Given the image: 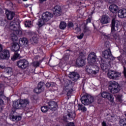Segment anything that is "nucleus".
<instances>
[{"mask_svg":"<svg viewBox=\"0 0 126 126\" xmlns=\"http://www.w3.org/2000/svg\"><path fill=\"white\" fill-rule=\"evenodd\" d=\"M96 57L95 55L90 54L88 56V61L90 65L93 66H96V68L92 69L91 66L88 65L86 66L85 71L90 75H96L98 72H99V65L101 63V62L98 61V59H96Z\"/></svg>","mask_w":126,"mask_h":126,"instance_id":"1","label":"nucleus"},{"mask_svg":"<svg viewBox=\"0 0 126 126\" xmlns=\"http://www.w3.org/2000/svg\"><path fill=\"white\" fill-rule=\"evenodd\" d=\"M102 57L103 59H101L100 63V67L102 69V70H106L107 68H108V66L109 65V63H111V61L112 63H114L115 61H120L119 58H115L113 56H112V53H111V50L110 49H108L107 50H105L102 52ZM110 60L111 61H110Z\"/></svg>","mask_w":126,"mask_h":126,"instance_id":"2","label":"nucleus"},{"mask_svg":"<svg viewBox=\"0 0 126 126\" xmlns=\"http://www.w3.org/2000/svg\"><path fill=\"white\" fill-rule=\"evenodd\" d=\"M12 34H11V39L13 42L17 41L18 38L16 35L19 33V29H20V23L17 19H15L10 24L9 27Z\"/></svg>","mask_w":126,"mask_h":126,"instance_id":"3","label":"nucleus"},{"mask_svg":"<svg viewBox=\"0 0 126 126\" xmlns=\"http://www.w3.org/2000/svg\"><path fill=\"white\" fill-rule=\"evenodd\" d=\"M53 17H54V15L51 12H46L43 13L42 15L41 19L38 20L37 25L38 27H42V26L45 25L47 22L50 21Z\"/></svg>","mask_w":126,"mask_h":126,"instance_id":"4","label":"nucleus"},{"mask_svg":"<svg viewBox=\"0 0 126 126\" xmlns=\"http://www.w3.org/2000/svg\"><path fill=\"white\" fill-rule=\"evenodd\" d=\"M30 102L27 99H20L17 100L13 102V108L16 110L18 109H22L27 107V105H29Z\"/></svg>","mask_w":126,"mask_h":126,"instance_id":"5","label":"nucleus"},{"mask_svg":"<svg viewBox=\"0 0 126 126\" xmlns=\"http://www.w3.org/2000/svg\"><path fill=\"white\" fill-rule=\"evenodd\" d=\"M119 83L115 81H111L109 82V87H110V92L115 94L118 93L120 91Z\"/></svg>","mask_w":126,"mask_h":126,"instance_id":"6","label":"nucleus"},{"mask_svg":"<svg viewBox=\"0 0 126 126\" xmlns=\"http://www.w3.org/2000/svg\"><path fill=\"white\" fill-rule=\"evenodd\" d=\"M76 64L78 67L85 65V54L82 52L79 54V58L76 60Z\"/></svg>","mask_w":126,"mask_h":126,"instance_id":"7","label":"nucleus"},{"mask_svg":"<svg viewBox=\"0 0 126 126\" xmlns=\"http://www.w3.org/2000/svg\"><path fill=\"white\" fill-rule=\"evenodd\" d=\"M122 74L121 73L116 72L114 70H109L107 73V76L110 79H118L119 77L121 76Z\"/></svg>","mask_w":126,"mask_h":126,"instance_id":"8","label":"nucleus"},{"mask_svg":"<svg viewBox=\"0 0 126 126\" xmlns=\"http://www.w3.org/2000/svg\"><path fill=\"white\" fill-rule=\"evenodd\" d=\"M120 27V22L116 19H112L111 26V33H114L116 31L119 30Z\"/></svg>","mask_w":126,"mask_h":126,"instance_id":"9","label":"nucleus"},{"mask_svg":"<svg viewBox=\"0 0 126 126\" xmlns=\"http://www.w3.org/2000/svg\"><path fill=\"white\" fill-rule=\"evenodd\" d=\"M94 97L91 95H88L84 99H82L81 102L83 105H87L92 104L94 102Z\"/></svg>","mask_w":126,"mask_h":126,"instance_id":"10","label":"nucleus"},{"mask_svg":"<svg viewBox=\"0 0 126 126\" xmlns=\"http://www.w3.org/2000/svg\"><path fill=\"white\" fill-rule=\"evenodd\" d=\"M101 97L104 99H107L111 103H114V96L111 93L103 92L101 94Z\"/></svg>","mask_w":126,"mask_h":126,"instance_id":"11","label":"nucleus"},{"mask_svg":"<svg viewBox=\"0 0 126 126\" xmlns=\"http://www.w3.org/2000/svg\"><path fill=\"white\" fill-rule=\"evenodd\" d=\"M10 58L9 51L7 50H4L0 53V60H8Z\"/></svg>","mask_w":126,"mask_h":126,"instance_id":"12","label":"nucleus"},{"mask_svg":"<svg viewBox=\"0 0 126 126\" xmlns=\"http://www.w3.org/2000/svg\"><path fill=\"white\" fill-rule=\"evenodd\" d=\"M29 64V63H28V61L26 60H20L17 63V65L20 68H26V67L28 66Z\"/></svg>","mask_w":126,"mask_h":126,"instance_id":"13","label":"nucleus"},{"mask_svg":"<svg viewBox=\"0 0 126 126\" xmlns=\"http://www.w3.org/2000/svg\"><path fill=\"white\" fill-rule=\"evenodd\" d=\"M48 107L51 111H55L57 110V108L58 107V104L57 102L55 101H50L48 103Z\"/></svg>","mask_w":126,"mask_h":126,"instance_id":"14","label":"nucleus"},{"mask_svg":"<svg viewBox=\"0 0 126 126\" xmlns=\"http://www.w3.org/2000/svg\"><path fill=\"white\" fill-rule=\"evenodd\" d=\"M42 91H44V88H43V83H39L38 85L37 88H36L34 90V93L36 94H39L41 93Z\"/></svg>","mask_w":126,"mask_h":126,"instance_id":"15","label":"nucleus"},{"mask_svg":"<svg viewBox=\"0 0 126 126\" xmlns=\"http://www.w3.org/2000/svg\"><path fill=\"white\" fill-rule=\"evenodd\" d=\"M53 13L56 16H60L62 13V8L60 6H56L54 8Z\"/></svg>","mask_w":126,"mask_h":126,"instance_id":"16","label":"nucleus"},{"mask_svg":"<svg viewBox=\"0 0 126 126\" xmlns=\"http://www.w3.org/2000/svg\"><path fill=\"white\" fill-rule=\"evenodd\" d=\"M109 10L112 13H117L119 10V7L115 4H111L109 6Z\"/></svg>","mask_w":126,"mask_h":126,"instance_id":"17","label":"nucleus"},{"mask_svg":"<svg viewBox=\"0 0 126 126\" xmlns=\"http://www.w3.org/2000/svg\"><path fill=\"white\" fill-rule=\"evenodd\" d=\"M68 76L70 78H71L72 80H73V81H76V80L79 78V75L74 72H70Z\"/></svg>","mask_w":126,"mask_h":126,"instance_id":"18","label":"nucleus"},{"mask_svg":"<svg viewBox=\"0 0 126 126\" xmlns=\"http://www.w3.org/2000/svg\"><path fill=\"white\" fill-rule=\"evenodd\" d=\"M118 17L120 18H126V9H121L118 11Z\"/></svg>","mask_w":126,"mask_h":126,"instance_id":"19","label":"nucleus"},{"mask_svg":"<svg viewBox=\"0 0 126 126\" xmlns=\"http://www.w3.org/2000/svg\"><path fill=\"white\" fill-rule=\"evenodd\" d=\"M11 50L13 52H18L20 50V45L18 43L14 42L12 43Z\"/></svg>","mask_w":126,"mask_h":126,"instance_id":"20","label":"nucleus"},{"mask_svg":"<svg viewBox=\"0 0 126 126\" xmlns=\"http://www.w3.org/2000/svg\"><path fill=\"white\" fill-rule=\"evenodd\" d=\"M19 44L20 46H27L28 45V40L25 37L21 38L19 39Z\"/></svg>","mask_w":126,"mask_h":126,"instance_id":"21","label":"nucleus"},{"mask_svg":"<svg viewBox=\"0 0 126 126\" xmlns=\"http://www.w3.org/2000/svg\"><path fill=\"white\" fill-rule=\"evenodd\" d=\"M100 22L102 24H107L109 23V22H110L109 17L106 15H103L101 19Z\"/></svg>","mask_w":126,"mask_h":126,"instance_id":"22","label":"nucleus"},{"mask_svg":"<svg viewBox=\"0 0 126 126\" xmlns=\"http://www.w3.org/2000/svg\"><path fill=\"white\" fill-rule=\"evenodd\" d=\"M6 16L9 20H11L13 17H14L15 14L13 12L6 11Z\"/></svg>","mask_w":126,"mask_h":126,"instance_id":"23","label":"nucleus"},{"mask_svg":"<svg viewBox=\"0 0 126 126\" xmlns=\"http://www.w3.org/2000/svg\"><path fill=\"white\" fill-rule=\"evenodd\" d=\"M10 119L13 122H15L16 121L17 122L18 121L21 120V116H15L14 115H11L10 116Z\"/></svg>","mask_w":126,"mask_h":126,"instance_id":"24","label":"nucleus"},{"mask_svg":"<svg viewBox=\"0 0 126 126\" xmlns=\"http://www.w3.org/2000/svg\"><path fill=\"white\" fill-rule=\"evenodd\" d=\"M78 109L79 111H82L83 112H86L87 111V108L81 104H78Z\"/></svg>","mask_w":126,"mask_h":126,"instance_id":"25","label":"nucleus"},{"mask_svg":"<svg viewBox=\"0 0 126 126\" xmlns=\"http://www.w3.org/2000/svg\"><path fill=\"white\" fill-rule=\"evenodd\" d=\"M116 100L117 102L122 103L123 102V95L122 94L117 95L116 96Z\"/></svg>","mask_w":126,"mask_h":126,"instance_id":"26","label":"nucleus"},{"mask_svg":"<svg viewBox=\"0 0 126 126\" xmlns=\"http://www.w3.org/2000/svg\"><path fill=\"white\" fill-rule=\"evenodd\" d=\"M6 24H8L7 21L5 20H0V26L6 27Z\"/></svg>","mask_w":126,"mask_h":126,"instance_id":"27","label":"nucleus"},{"mask_svg":"<svg viewBox=\"0 0 126 126\" xmlns=\"http://www.w3.org/2000/svg\"><path fill=\"white\" fill-rule=\"evenodd\" d=\"M5 71L7 74H11L12 73V68L11 67H6L5 68Z\"/></svg>","mask_w":126,"mask_h":126,"instance_id":"28","label":"nucleus"},{"mask_svg":"<svg viewBox=\"0 0 126 126\" xmlns=\"http://www.w3.org/2000/svg\"><path fill=\"white\" fill-rule=\"evenodd\" d=\"M66 27V23L64 22H62L60 25V29L63 30Z\"/></svg>","mask_w":126,"mask_h":126,"instance_id":"29","label":"nucleus"},{"mask_svg":"<svg viewBox=\"0 0 126 126\" xmlns=\"http://www.w3.org/2000/svg\"><path fill=\"white\" fill-rule=\"evenodd\" d=\"M65 89L68 94H70V93L72 92V89H71V88L70 87L69 85L65 87Z\"/></svg>","mask_w":126,"mask_h":126,"instance_id":"30","label":"nucleus"},{"mask_svg":"<svg viewBox=\"0 0 126 126\" xmlns=\"http://www.w3.org/2000/svg\"><path fill=\"white\" fill-rule=\"evenodd\" d=\"M113 37H112V39L115 40V41H119L120 40V36H119V34L118 33L114 34L113 35Z\"/></svg>","mask_w":126,"mask_h":126,"instance_id":"31","label":"nucleus"},{"mask_svg":"<svg viewBox=\"0 0 126 126\" xmlns=\"http://www.w3.org/2000/svg\"><path fill=\"white\" fill-rule=\"evenodd\" d=\"M25 26L26 27H28V28H30L31 26H32V24L31 23V21H27L25 23Z\"/></svg>","mask_w":126,"mask_h":126,"instance_id":"32","label":"nucleus"},{"mask_svg":"<svg viewBox=\"0 0 126 126\" xmlns=\"http://www.w3.org/2000/svg\"><path fill=\"white\" fill-rule=\"evenodd\" d=\"M68 117H69V118L70 119H72V120H73V119H74V118H75V113H72V112H70L69 113H68L67 114Z\"/></svg>","mask_w":126,"mask_h":126,"instance_id":"33","label":"nucleus"},{"mask_svg":"<svg viewBox=\"0 0 126 126\" xmlns=\"http://www.w3.org/2000/svg\"><path fill=\"white\" fill-rule=\"evenodd\" d=\"M19 58V54L18 53H15L14 56L11 58L12 61H15L17 59H18Z\"/></svg>","mask_w":126,"mask_h":126,"instance_id":"34","label":"nucleus"},{"mask_svg":"<svg viewBox=\"0 0 126 126\" xmlns=\"http://www.w3.org/2000/svg\"><path fill=\"white\" fill-rule=\"evenodd\" d=\"M41 112L43 113H46V112H48V110H49V108H48L47 106H42L41 108Z\"/></svg>","mask_w":126,"mask_h":126,"instance_id":"35","label":"nucleus"},{"mask_svg":"<svg viewBox=\"0 0 126 126\" xmlns=\"http://www.w3.org/2000/svg\"><path fill=\"white\" fill-rule=\"evenodd\" d=\"M126 119H120L119 121V125L121 126H123V125L126 123Z\"/></svg>","mask_w":126,"mask_h":126,"instance_id":"36","label":"nucleus"},{"mask_svg":"<svg viewBox=\"0 0 126 126\" xmlns=\"http://www.w3.org/2000/svg\"><path fill=\"white\" fill-rule=\"evenodd\" d=\"M117 116H110V119H109L110 122H116L117 121Z\"/></svg>","mask_w":126,"mask_h":126,"instance_id":"37","label":"nucleus"},{"mask_svg":"<svg viewBox=\"0 0 126 126\" xmlns=\"http://www.w3.org/2000/svg\"><path fill=\"white\" fill-rule=\"evenodd\" d=\"M2 108H3V101L2 99H0V112L2 110Z\"/></svg>","mask_w":126,"mask_h":126,"instance_id":"38","label":"nucleus"},{"mask_svg":"<svg viewBox=\"0 0 126 126\" xmlns=\"http://www.w3.org/2000/svg\"><path fill=\"white\" fill-rule=\"evenodd\" d=\"M33 66L37 67V66H39V65H40V63L38 62H34L33 63Z\"/></svg>","mask_w":126,"mask_h":126,"instance_id":"39","label":"nucleus"},{"mask_svg":"<svg viewBox=\"0 0 126 126\" xmlns=\"http://www.w3.org/2000/svg\"><path fill=\"white\" fill-rule=\"evenodd\" d=\"M68 27L69 28H72V27H73V23L70 22L68 23Z\"/></svg>","mask_w":126,"mask_h":126,"instance_id":"40","label":"nucleus"},{"mask_svg":"<svg viewBox=\"0 0 126 126\" xmlns=\"http://www.w3.org/2000/svg\"><path fill=\"white\" fill-rule=\"evenodd\" d=\"M51 85H56V84L55 83H53V84H51L50 83H47L46 84V87H50V86H51Z\"/></svg>","mask_w":126,"mask_h":126,"instance_id":"41","label":"nucleus"},{"mask_svg":"<svg viewBox=\"0 0 126 126\" xmlns=\"http://www.w3.org/2000/svg\"><path fill=\"white\" fill-rule=\"evenodd\" d=\"M83 36H84V34L81 33L80 35H78L77 36L78 39H79L80 40L82 39L83 38Z\"/></svg>","mask_w":126,"mask_h":126,"instance_id":"42","label":"nucleus"},{"mask_svg":"<svg viewBox=\"0 0 126 126\" xmlns=\"http://www.w3.org/2000/svg\"><path fill=\"white\" fill-rule=\"evenodd\" d=\"M103 36H104V38H105L106 39H110V37L111 35H110V34L107 35L106 34H104Z\"/></svg>","mask_w":126,"mask_h":126,"instance_id":"43","label":"nucleus"},{"mask_svg":"<svg viewBox=\"0 0 126 126\" xmlns=\"http://www.w3.org/2000/svg\"><path fill=\"white\" fill-rule=\"evenodd\" d=\"M66 126H74V123L72 122H70L67 124Z\"/></svg>","mask_w":126,"mask_h":126,"instance_id":"44","label":"nucleus"},{"mask_svg":"<svg viewBox=\"0 0 126 126\" xmlns=\"http://www.w3.org/2000/svg\"><path fill=\"white\" fill-rule=\"evenodd\" d=\"M124 72V76L126 78V67H124V72Z\"/></svg>","mask_w":126,"mask_h":126,"instance_id":"45","label":"nucleus"},{"mask_svg":"<svg viewBox=\"0 0 126 126\" xmlns=\"http://www.w3.org/2000/svg\"><path fill=\"white\" fill-rule=\"evenodd\" d=\"M75 31L77 32L78 33V32H80V31H81V30L80 29V28L77 27L75 29Z\"/></svg>","mask_w":126,"mask_h":126,"instance_id":"46","label":"nucleus"},{"mask_svg":"<svg viewBox=\"0 0 126 126\" xmlns=\"http://www.w3.org/2000/svg\"><path fill=\"white\" fill-rule=\"evenodd\" d=\"M88 29L87 27H85L84 29L83 32L84 33H86V32H88Z\"/></svg>","mask_w":126,"mask_h":126,"instance_id":"47","label":"nucleus"},{"mask_svg":"<svg viewBox=\"0 0 126 126\" xmlns=\"http://www.w3.org/2000/svg\"><path fill=\"white\" fill-rule=\"evenodd\" d=\"M91 22V19L90 18H88L87 20V23H89Z\"/></svg>","mask_w":126,"mask_h":126,"instance_id":"48","label":"nucleus"},{"mask_svg":"<svg viewBox=\"0 0 126 126\" xmlns=\"http://www.w3.org/2000/svg\"><path fill=\"white\" fill-rule=\"evenodd\" d=\"M2 51V45L0 44V53Z\"/></svg>","mask_w":126,"mask_h":126,"instance_id":"49","label":"nucleus"},{"mask_svg":"<svg viewBox=\"0 0 126 126\" xmlns=\"http://www.w3.org/2000/svg\"><path fill=\"white\" fill-rule=\"evenodd\" d=\"M102 126H107V125L106 124V123L105 122H103L102 123Z\"/></svg>","mask_w":126,"mask_h":126,"instance_id":"50","label":"nucleus"},{"mask_svg":"<svg viewBox=\"0 0 126 126\" xmlns=\"http://www.w3.org/2000/svg\"><path fill=\"white\" fill-rule=\"evenodd\" d=\"M66 120H67V118L65 116H64L63 117V121H64V122H66Z\"/></svg>","mask_w":126,"mask_h":126,"instance_id":"51","label":"nucleus"},{"mask_svg":"<svg viewBox=\"0 0 126 126\" xmlns=\"http://www.w3.org/2000/svg\"><path fill=\"white\" fill-rule=\"evenodd\" d=\"M0 68H1V69H3V68H4V66L0 65Z\"/></svg>","mask_w":126,"mask_h":126,"instance_id":"52","label":"nucleus"},{"mask_svg":"<svg viewBox=\"0 0 126 126\" xmlns=\"http://www.w3.org/2000/svg\"><path fill=\"white\" fill-rule=\"evenodd\" d=\"M32 39L33 40V41L35 42H36V40H37V38H34V37H32Z\"/></svg>","mask_w":126,"mask_h":126,"instance_id":"53","label":"nucleus"},{"mask_svg":"<svg viewBox=\"0 0 126 126\" xmlns=\"http://www.w3.org/2000/svg\"><path fill=\"white\" fill-rule=\"evenodd\" d=\"M45 1H46V0H39V1L40 2H43Z\"/></svg>","mask_w":126,"mask_h":126,"instance_id":"54","label":"nucleus"},{"mask_svg":"<svg viewBox=\"0 0 126 126\" xmlns=\"http://www.w3.org/2000/svg\"><path fill=\"white\" fill-rule=\"evenodd\" d=\"M123 126H126V122L123 125Z\"/></svg>","mask_w":126,"mask_h":126,"instance_id":"55","label":"nucleus"},{"mask_svg":"<svg viewBox=\"0 0 126 126\" xmlns=\"http://www.w3.org/2000/svg\"><path fill=\"white\" fill-rule=\"evenodd\" d=\"M1 12H2V10L0 8V14L1 13Z\"/></svg>","mask_w":126,"mask_h":126,"instance_id":"56","label":"nucleus"},{"mask_svg":"<svg viewBox=\"0 0 126 126\" xmlns=\"http://www.w3.org/2000/svg\"><path fill=\"white\" fill-rule=\"evenodd\" d=\"M2 94H3V93H2V92L0 93V96H1V95H2Z\"/></svg>","mask_w":126,"mask_h":126,"instance_id":"57","label":"nucleus"},{"mask_svg":"<svg viewBox=\"0 0 126 126\" xmlns=\"http://www.w3.org/2000/svg\"><path fill=\"white\" fill-rule=\"evenodd\" d=\"M124 53H125V54H126V50H124Z\"/></svg>","mask_w":126,"mask_h":126,"instance_id":"58","label":"nucleus"},{"mask_svg":"<svg viewBox=\"0 0 126 126\" xmlns=\"http://www.w3.org/2000/svg\"><path fill=\"white\" fill-rule=\"evenodd\" d=\"M23 0V1H27V0Z\"/></svg>","mask_w":126,"mask_h":126,"instance_id":"59","label":"nucleus"},{"mask_svg":"<svg viewBox=\"0 0 126 126\" xmlns=\"http://www.w3.org/2000/svg\"><path fill=\"white\" fill-rule=\"evenodd\" d=\"M105 1H108V0H104Z\"/></svg>","mask_w":126,"mask_h":126,"instance_id":"60","label":"nucleus"},{"mask_svg":"<svg viewBox=\"0 0 126 126\" xmlns=\"http://www.w3.org/2000/svg\"><path fill=\"white\" fill-rule=\"evenodd\" d=\"M53 88H55V86H53Z\"/></svg>","mask_w":126,"mask_h":126,"instance_id":"61","label":"nucleus"},{"mask_svg":"<svg viewBox=\"0 0 126 126\" xmlns=\"http://www.w3.org/2000/svg\"><path fill=\"white\" fill-rule=\"evenodd\" d=\"M55 90H57V88H56V89H55Z\"/></svg>","mask_w":126,"mask_h":126,"instance_id":"62","label":"nucleus"},{"mask_svg":"<svg viewBox=\"0 0 126 126\" xmlns=\"http://www.w3.org/2000/svg\"><path fill=\"white\" fill-rule=\"evenodd\" d=\"M125 116H126V114H125Z\"/></svg>","mask_w":126,"mask_h":126,"instance_id":"63","label":"nucleus"}]
</instances>
